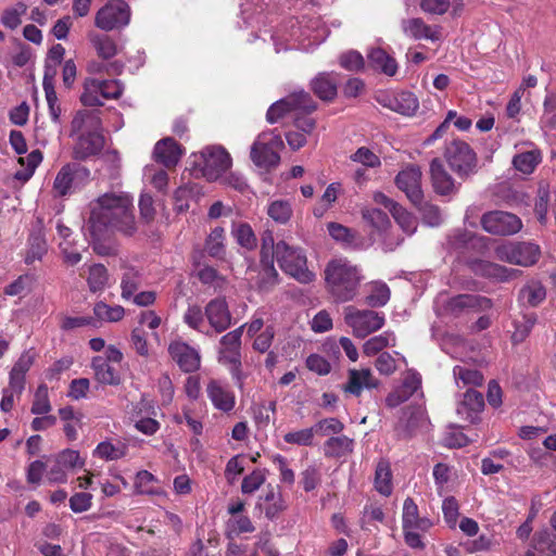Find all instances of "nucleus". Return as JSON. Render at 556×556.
I'll use <instances>...</instances> for the list:
<instances>
[{
  "label": "nucleus",
  "mask_w": 556,
  "mask_h": 556,
  "mask_svg": "<svg viewBox=\"0 0 556 556\" xmlns=\"http://www.w3.org/2000/svg\"><path fill=\"white\" fill-rule=\"evenodd\" d=\"M400 363L406 364V358L400 353L394 352L393 355L389 352H382L376 358L375 367L381 375L391 376L396 371Z\"/></svg>",
  "instance_id": "79ce46f5"
},
{
  "label": "nucleus",
  "mask_w": 556,
  "mask_h": 556,
  "mask_svg": "<svg viewBox=\"0 0 556 556\" xmlns=\"http://www.w3.org/2000/svg\"><path fill=\"white\" fill-rule=\"evenodd\" d=\"M470 269L477 276L492 278L498 281H507L516 276L518 270L507 268L503 265L484 260H475L470 264Z\"/></svg>",
  "instance_id": "5701e85b"
},
{
  "label": "nucleus",
  "mask_w": 556,
  "mask_h": 556,
  "mask_svg": "<svg viewBox=\"0 0 556 556\" xmlns=\"http://www.w3.org/2000/svg\"><path fill=\"white\" fill-rule=\"evenodd\" d=\"M339 64L346 71L359 72L365 67V60L359 52L351 50L340 55Z\"/></svg>",
  "instance_id": "13d9d810"
},
{
  "label": "nucleus",
  "mask_w": 556,
  "mask_h": 556,
  "mask_svg": "<svg viewBox=\"0 0 556 556\" xmlns=\"http://www.w3.org/2000/svg\"><path fill=\"white\" fill-rule=\"evenodd\" d=\"M540 255V247L532 242H507L495 249V256L500 261L523 267L534 265Z\"/></svg>",
  "instance_id": "9b49d317"
},
{
  "label": "nucleus",
  "mask_w": 556,
  "mask_h": 556,
  "mask_svg": "<svg viewBox=\"0 0 556 556\" xmlns=\"http://www.w3.org/2000/svg\"><path fill=\"white\" fill-rule=\"evenodd\" d=\"M338 75L334 73H319L311 81L314 93L323 101H332L337 96Z\"/></svg>",
  "instance_id": "c85d7f7f"
},
{
  "label": "nucleus",
  "mask_w": 556,
  "mask_h": 556,
  "mask_svg": "<svg viewBox=\"0 0 556 556\" xmlns=\"http://www.w3.org/2000/svg\"><path fill=\"white\" fill-rule=\"evenodd\" d=\"M444 157L451 169L460 178H467L477 170V154L463 140L451 141L445 148Z\"/></svg>",
  "instance_id": "6e6552de"
},
{
  "label": "nucleus",
  "mask_w": 556,
  "mask_h": 556,
  "mask_svg": "<svg viewBox=\"0 0 556 556\" xmlns=\"http://www.w3.org/2000/svg\"><path fill=\"white\" fill-rule=\"evenodd\" d=\"M47 253V242L41 235H34L29 238V248L25 256L27 264L39 261Z\"/></svg>",
  "instance_id": "6e6d98bb"
},
{
  "label": "nucleus",
  "mask_w": 556,
  "mask_h": 556,
  "mask_svg": "<svg viewBox=\"0 0 556 556\" xmlns=\"http://www.w3.org/2000/svg\"><path fill=\"white\" fill-rule=\"evenodd\" d=\"M194 165L208 181L223 177L231 166L229 153L220 146H208L194 155Z\"/></svg>",
  "instance_id": "423d86ee"
},
{
  "label": "nucleus",
  "mask_w": 556,
  "mask_h": 556,
  "mask_svg": "<svg viewBox=\"0 0 556 556\" xmlns=\"http://www.w3.org/2000/svg\"><path fill=\"white\" fill-rule=\"evenodd\" d=\"M453 376L459 388L469 387L473 389L481 386L484 381V377L479 370L466 365H456L453 368Z\"/></svg>",
  "instance_id": "473e14b6"
},
{
  "label": "nucleus",
  "mask_w": 556,
  "mask_h": 556,
  "mask_svg": "<svg viewBox=\"0 0 556 556\" xmlns=\"http://www.w3.org/2000/svg\"><path fill=\"white\" fill-rule=\"evenodd\" d=\"M89 40L101 59L108 60L116 55L117 46L114 39L104 34H89Z\"/></svg>",
  "instance_id": "ea45409f"
},
{
  "label": "nucleus",
  "mask_w": 556,
  "mask_h": 556,
  "mask_svg": "<svg viewBox=\"0 0 556 556\" xmlns=\"http://www.w3.org/2000/svg\"><path fill=\"white\" fill-rule=\"evenodd\" d=\"M42 161V153L40 150L31 151L26 157H20L18 163L25 168L17 170L14 174V178L25 182L27 181L35 173V169Z\"/></svg>",
  "instance_id": "c03bdc74"
},
{
  "label": "nucleus",
  "mask_w": 556,
  "mask_h": 556,
  "mask_svg": "<svg viewBox=\"0 0 556 556\" xmlns=\"http://www.w3.org/2000/svg\"><path fill=\"white\" fill-rule=\"evenodd\" d=\"M90 207L87 229L96 240L108 239L114 232L129 237L137 231L132 199L127 193H104Z\"/></svg>",
  "instance_id": "f257e3e1"
},
{
  "label": "nucleus",
  "mask_w": 556,
  "mask_h": 556,
  "mask_svg": "<svg viewBox=\"0 0 556 556\" xmlns=\"http://www.w3.org/2000/svg\"><path fill=\"white\" fill-rule=\"evenodd\" d=\"M351 160L370 168L378 167L381 164L379 156L366 147L357 149L356 152L351 155Z\"/></svg>",
  "instance_id": "774afa93"
},
{
  "label": "nucleus",
  "mask_w": 556,
  "mask_h": 556,
  "mask_svg": "<svg viewBox=\"0 0 556 556\" xmlns=\"http://www.w3.org/2000/svg\"><path fill=\"white\" fill-rule=\"evenodd\" d=\"M378 387L379 380L369 368H353L348 371V380L343 386V390L352 395L359 396L364 390H371Z\"/></svg>",
  "instance_id": "a211bd4d"
},
{
  "label": "nucleus",
  "mask_w": 556,
  "mask_h": 556,
  "mask_svg": "<svg viewBox=\"0 0 556 556\" xmlns=\"http://www.w3.org/2000/svg\"><path fill=\"white\" fill-rule=\"evenodd\" d=\"M211 327L217 332L226 330L231 324V315L225 299L211 300L204 312Z\"/></svg>",
  "instance_id": "4be33fe9"
},
{
  "label": "nucleus",
  "mask_w": 556,
  "mask_h": 556,
  "mask_svg": "<svg viewBox=\"0 0 556 556\" xmlns=\"http://www.w3.org/2000/svg\"><path fill=\"white\" fill-rule=\"evenodd\" d=\"M101 121L94 111H79L71 123V137L76 141L73 147V159L84 161L103 149L104 137L100 132Z\"/></svg>",
  "instance_id": "f03ea898"
},
{
  "label": "nucleus",
  "mask_w": 556,
  "mask_h": 556,
  "mask_svg": "<svg viewBox=\"0 0 556 556\" xmlns=\"http://www.w3.org/2000/svg\"><path fill=\"white\" fill-rule=\"evenodd\" d=\"M404 34L415 40L439 41L442 38L441 26L428 25L420 17H413L402 22Z\"/></svg>",
  "instance_id": "6ab92c4d"
},
{
  "label": "nucleus",
  "mask_w": 556,
  "mask_h": 556,
  "mask_svg": "<svg viewBox=\"0 0 556 556\" xmlns=\"http://www.w3.org/2000/svg\"><path fill=\"white\" fill-rule=\"evenodd\" d=\"M224 229L220 227H216L210 233L206 240V250L211 256L218 257L222 255L224 251Z\"/></svg>",
  "instance_id": "69168bd1"
},
{
  "label": "nucleus",
  "mask_w": 556,
  "mask_h": 556,
  "mask_svg": "<svg viewBox=\"0 0 556 556\" xmlns=\"http://www.w3.org/2000/svg\"><path fill=\"white\" fill-rule=\"evenodd\" d=\"M27 9V4L22 1L5 8L0 16L1 24L8 29H16L21 26L23 16L26 14Z\"/></svg>",
  "instance_id": "58836bf2"
},
{
  "label": "nucleus",
  "mask_w": 556,
  "mask_h": 556,
  "mask_svg": "<svg viewBox=\"0 0 556 556\" xmlns=\"http://www.w3.org/2000/svg\"><path fill=\"white\" fill-rule=\"evenodd\" d=\"M396 345V337L393 331H384L378 336H374L363 344V353L366 356H374L382 353L386 348Z\"/></svg>",
  "instance_id": "72a5a7b5"
},
{
  "label": "nucleus",
  "mask_w": 556,
  "mask_h": 556,
  "mask_svg": "<svg viewBox=\"0 0 556 556\" xmlns=\"http://www.w3.org/2000/svg\"><path fill=\"white\" fill-rule=\"evenodd\" d=\"M251 412L256 425L258 427H265L268 425L270 420V415L274 414L275 412V402H269L268 404H253L251 407Z\"/></svg>",
  "instance_id": "680f3d73"
},
{
  "label": "nucleus",
  "mask_w": 556,
  "mask_h": 556,
  "mask_svg": "<svg viewBox=\"0 0 556 556\" xmlns=\"http://www.w3.org/2000/svg\"><path fill=\"white\" fill-rule=\"evenodd\" d=\"M172 358L186 371L191 372L200 366L199 353L182 341H174L168 346Z\"/></svg>",
  "instance_id": "412c9836"
},
{
  "label": "nucleus",
  "mask_w": 556,
  "mask_h": 556,
  "mask_svg": "<svg viewBox=\"0 0 556 556\" xmlns=\"http://www.w3.org/2000/svg\"><path fill=\"white\" fill-rule=\"evenodd\" d=\"M527 556H556V538L547 531L535 533L533 549L528 551Z\"/></svg>",
  "instance_id": "f704fd0d"
},
{
  "label": "nucleus",
  "mask_w": 556,
  "mask_h": 556,
  "mask_svg": "<svg viewBox=\"0 0 556 556\" xmlns=\"http://www.w3.org/2000/svg\"><path fill=\"white\" fill-rule=\"evenodd\" d=\"M267 214L276 223L287 224L292 216V207L287 200H276L268 205Z\"/></svg>",
  "instance_id": "8fccbe9b"
},
{
  "label": "nucleus",
  "mask_w": 556,
  "mask_h": 556,
  "mask_svg": "<svg viewBox=\"0 0 556 556\" xmlns=\"http://www.w3.org/2000/svg\"><path fill=\"white\" fill-rule=\"evenodd\" d=\"M375 489L383 496H389L392 493V471L387 459H380L376 466Z\"/></svg>",
  "instance_id": "e433bc0d"
},
{
  "label": "nucleus",
  "mask_w": 556,
  "mask_h": 556,
  "mask_svg": "<svg viewBox=\"0 0 556 556\" xmlns=\"http://www.w3.org/2000/svg\"><path fill=\"white\" fill-rule=\"evenodd\" d=\"M51 410V405L48 396V388L45 384L38 387L34 402L31 405V413L35 415H45Z\"/></svg>",
  "instance_id": "052dcab7"
},
{
  "label": "nucleus",
  "mask_w": 556,
  "mask_h": 556,
  "mask_svg": "<svg viewBox=\"0 0 556 556\" xmlns=\"http://www.w3.org/2000/svg\"><path fill=\"white\" fill-rule=\"evenodd\" d=\"M344 319L352 328L353 334L362 339L380 330L386 323L383 314L370 309L362 311L353 306H348L345 308Z\"/></svg>",
  "instance_id": "f8f14e48"
},
{
  "label": "nucleus",
  "mask_w": 556,
  "mask_h": 556,
  "mask_svg": "<svg viewBox=\"0 0 556 556\" xmlns=\"http://www.w3.org/2000/svg\"><path fill=\"white\" fill-rule=\"evenodd\" d=\"M395 222L407 235H413L417 229V219L400 204L393 206L391 212Z\"/></svg>",
  "instance_id": "5fc2aeb1"
},
{
  "label": "nucleus",
  "mask_w": 556,
  "mask_h": 556,
  "mask_svg": "<svg viewBox=\"0 0 556 556\" xmlns=\"http://www.w3.org/2000/svg\"><path fill=\"white\" fill-rule=\"evenodd\" d=\"M430 174L435 192L446 195L454 193L457 190L454 179L445 170L439 159L432 160L430 164Z\"/></svg>",
  "instance_id": "cd10ccee"
},
{
  "label": "nucleus",
  "mask_w": 556,
  "mask_h": 556,
  "mask_svg": "<svg viewBox=\"0 0 556 556\" xmlns=\"http://www.w3.org/2000/svg\"><path fill=\"white\" fill-rule=\"evenodd\" d=\"M207 394L215 407L222 410H230L235 405L233 395L219 382L211 381L207 386Z\"/></svg>",
  "instance_id": "c9c22d12"
},
{
  "label": "nucleus",
  "mask_w": 556,
  "mask_h": 556,
  "mask_svg": "<svg viewBox=\"0 0 556 556\" xmlns=\"http://www.w3.org/2000/svg\"><path fill=\"white\" fill-rule=\"evenodd\" d=\"M274 238L270 233L263 238L261 264L255 277V285L262 292L271 291L279 283V274L274 267Z\"/></svg>",
  "instance_id": "4468645a"
},
{
  "label": "nucleus",
  "mask_w": 556,
  "mask_h": 556,
  "mask_svg": "<svg viewBox=\"0 0 556 556\" xmlns=\"http://www.w3.org/2000/svg\"><path fill=\"white\" fill-rule=\"evenodd\" d=\"M484 407V399L482 393L469 388L464 394L463 401L457 406V414L460 415L465 420L473 422L478 414L482 412Z\"/></svg>",
  "instance_id": "bb28decb"
},
{
  "label": "nucleus",
  "mask_w": 556,
  "mask_h": 556,
  "mask_svg": "<svg viewBox=\"0 0 556 556\" xmlns=\"http://www.w3.org/2000/svg\"><path fill=\"white\" fill-rule=\"evenodd\" d=\"M286 508L282 494L270 485L267 486L265 495L258 497L255 506V509L269 520L277 518Z\"/></svg>",
  "instance_id": "b1692460"
},
{
  "label": "nucleus",
  "mask_w": 556,
  "mask_h": 556,
  "mask_svg": "<svg viewBox=\"0 0 556 556\" xmlns=\"http://www.w3.org/2000/svg\"><path fill=\"white\" fill-rule=\"evenodd\" d=\"M91 366L98 382L108 386H118L121 383L122 377L118 369L110 364L108 359H104L103 356L93 357Z\"/></svg>",
  "instance_id": "c756f323"
},
{
  "label": "nucleus",
  "mask_w": 556,
  "mask_h": 556,
  "mask_svg": "<svg viewBox=\"0 0 556 556\" xmlns=\"http://www.w3.org/2000/svg\"><path fill=\"white\" fill-rule=\"evenodd\" d=\"M403 529L418 528L421 532L428 531L432 522L426 517H419L418 506L413 498L407 497L403 504Z\"/></svg>",
  "instance_id": "7c9ffc66"
},
{
  "label": "nucleus",
  "mask_w": 556,
  "mask_h": 556,
  "mask_svg": "<svg viewBox=\"0 0 556 556\" xmlns=\"http://www.w3.org/2000/svg\"><path fill=\"white\" fill-rule=\"evenodd\" d=\"M482 228L494 236L508 237L522 229V220L516 214L506 211H491L481 217Z\"/></svg>",
  "instance_id": "ddd939ff"
},
{
  "label": "nucleus",
  "mask_w": 556,
  "mask_h": 556,
  "mask_svg": "<svg viewBox=\"0 0 556 556\" xmlns=\"http://www.w3.org/2000/svg\"><path fill=\"white\" fill-rule=\"evenodd\" d=\"M330 237L337 242H341L345 245H352L357 239V233L339 223H329L327 225Z\"/></svg>",
  "instance_id": "3c124183"
},
{
  "label": "nucleus",
  "mask_w": 556,
  "mask_h": 556,
  "mask_svg": "<svg viewBox=\"0 0 556 556\" xmlns=\"http://www.w3.org/2000/svg\"><path fill=\"white\" fill-rule=\"evenodd\" d=\"M155 481L156 479L151 472L141 470L136 476V490L141 494H156L157 491L154 486Z\"/></svg>",
  "instance_id": "e2e57ef3"
},
{
  "label": "nucleus",
  "mask_w": 556,
  "mask_h": 556,
  "mask_svg": "<svg viewBox=\"0 0 556 556\" xmlns=\"http://www.w3.org/2000/svg\"><path fill=\"white\" fill-rule=\"evenodd\" d=\"M314 432V427L301 429L298 431H291L283 435V440L290 444L307 446L311 445L313 442Z\"/></svg>",
  "instance_id": "338daca9"
},
{
  "label": "nucleus",
  "mask_w": 556,
  "mask_h": 556,
  "mask_svg": "<svg viewBox=\"0 0 556 556\" xmlns=\"http://www.w3.org/2000/svg\"><path fill=\"white\" fill-rule=\"evenodd\" d=\"M421 176L422 174L418 166L408 165L395 177V185L414 205H420L424 200Z\"/></svg>",
  "instance_id": "dca6fc26"
},
{
  "label": "nucleus",
  "mask_w": 556,
  "mask_h": 556,
  "mask_svg": "<svg viewBox=\"0 0 556 556\" xmlns=\"http://www.w3.org/2000/svg\"><path fill=\"white\" fill-rule=\"evenodd\" d=\"M93 313L99 320L114 323L121 320L125 309L121 305L110 306L104 302L96 303Z\"/></svg>",
  "instance_id": "09e8293b"
},
{
  "label": "nucleus",
  "mask_w": 556,
  "mask_h": 556,
  "mask_svg": "<svg viewBox=\"0 0 556 556\" xmlns=\"http://www.w3.org/2000/svg\"><path fill=\"white\" fill-rule=\"evenodd\" d=\"M515 148L518 152L511 160L513 167L523 175L532 174L542 162L541 150L535 147H532L530 150H522L520 144H516Z\"/></svg>",
  "instance_id": "a878e982"
},
{
  "label": "nucleus",
  "mask_w": 556,
  "mask_h": 556,
  "mask_svg": "<svg viewBox=\"0 0 556 556\" xmlns=\"http://www.w3.org/2000/svg\"><path fill=\"white\" fill-rule=\"evenodd\" d=\"M242 332L243 326H240L223 336L218 356L219 362L228 367L238 380H240Z\"/></svg>",
  "instance_id": "2eb2a0df"
},
{
  "label": "nucleus",
  "mask_w": 556,
  "mask_h": 556,
  "mask_svg": "<svg viewBox=\"0 0 556 556\" xmlns=\"http://www.w3.org/2000/svg\"><path fill=\"white\" fill-rule=\"evenodd\" d=\"M353 445V440L345 435L331 437L324 443V454L326 457L339 458L352 453Z\"/></svg>",
  "instance_id": "4c0bfd02"
},
{
  "label": "nucleus",
  "mask_w": 556,
  "mask_h": 556,
  "mask_svg": "<svg viewBox=\"0 0 556 556\" xmlns=\"http://www.w3.org/2000/svg\"><path fill=\"white\" fill-rule=\"evenodd\" d=\"M271 255H275L282 271L300 283H311L315 280V274L307 268V258L302 249L279 241L274 243Z\"/></svg>",
  "instance_id": "20e7f679"
},
{
  "label": "nucleus",
  "mask_w": 556,
  "mask_h": 556,
  "mask_svg": "<svg viewBox=\"0 0 556 556\" xmlns=\"http://www.w3.org/2000/svg\"><path fill=\"white\" fill-rule=\"evenodd\" d=\"M184 154V149L173 138L157 141L153 149V159L166 168L175 167Z\"/></svg>",
  "instance_id": "aec40b11"
},
{
  "label": "nucleus",
  "mask_w": 556,
  "mask_h": 556,
  "mask_svg": "<svg viewBox=\"0 0 556 556\" xmlns=\"http://www.w3.org/2000/svg\"><path fill=\"white\" fill-rule=\"evenodd\" d=\"M243 509V502H238L228 507L231 518L227 521L226 536L228 539V548L226 556H240L243 544V519L238 514Z\"/></svg>",
  "instance_id": "f3484780"
},
{
  "label": "nucleus",
  "mask_w": 556,
  "mask_h": 556,
  "mask_svg": "<svg viewBox=\"0 0 556 556\" xmlns=\"http://www.w3.org/2000/svg\"><path fill=\"white\" fill-rule=\"evenodd\" d=\"M381 102L392 111L408 116L413 115L419 108L417 98L409 91L386 96Z\"/></svg>",
  "instance_id": "393cba45"
},
{
  "label": "nucleus",
  "mask_w": 556,
  "mask_h": 556,
  "mask_svg": "<svg viewBox=\"0 0 556 556\" xmlns=\"http://www.w3.org/2000/svg\"><path fill=\"white\" fill-rule=\"evenodd\" d=\"M362 280L361 269L346 258L331 260L325 268L327 289L338 302L353 300Z\"/></svg>",
  "instance_id": "7ed1b4c3"
},
{
  "label": "nucleus",
  "mask_w": 556,
  "mask_h": 556,
  "mask_svg": "<svg viewBox=\"0 0 556 556\" xmlns=\"http://www.w3.org/2000/svg\"><path fill=\"white\" fill-rule=\"evenodd\" d=\"M126 453L125 445H114L109 441L100 442L96 450L94 455L99 458L106 459V460H113L118 459L123 457Z\"/></svg>",
  "instance_id": "4d7b16f0"
},
{
  "label": "nucleus",
  "mask_w": 556,
  "mask_h": 556,
  "mask_svg": "<svg viewBox=\"0 0 556 556\" xmlns=\"http://www.w3.org/2000/svg\"><path fill=\"white\" fill-rule=\"evenodd\" d=\"M87 282L92 292L103 290L108 282V270L104 265L94 264L90 266Z\"/></svg>",
  "instance_id": "864d4df0"
},
{
  "label": "nucleus",
  "mask_w": 556,
  "mask_h": 556,
  "mask_svg": "<svg viewBox=\"0 0 556 556\" xmlns=\"http://www.w3.org/2000/svg\"><path fill=\"white\" fill-rule=\"evenodd\" d=\"M243 472V457L238 454L231 457L225 468V478L229 484H235Z\"/></svg>",
  "instance_id": "0e129e2a"
},
{
  "label": "nucleus",
  "mask_w": 556,
  "mask_h": 556,
  "mask_svg": "<svg viewBox=\"0 0 556 556\" xmlns=\"http://www.w3.org/2000/svg\"><path fill=\"white\" fill-rule=\"evenodd\" d=\"M90 180V170L78 163H66L56 173L52 185L54 197L64 198Z\"/></svg>",
  "instance_id": "0eeeda50"
},
{
  "label": "nucleus",
  "mask_w": 556,
  "mask_h": 556,
  "mask_svg": "<svg viewBox=\"0 0 556 556\" xmlns=\"http://www.w3.org/2000/svg\"><path fill=\"white\" fill-rule=\"evenodd\" d=\"M315 109L316 103L309 93L299 90L271 104L266 113V119L268 123L274 124L290 112L311 113Z\"/></svg>",
  "instance_id": "9d476101"
},
{
  "label": "nucleus",
  "mask_w": 556,
  "mask_h": 556,
  "mask_svg": "<svg viewBox=\"0 0 556 556\" xmlns=\"http://www.w3.org/2000/svg\"><path fill=\"white\" fill-rule=\"evenodd\" d=\"M285 148L283 140L274 130L261 132L251 147L250 157L254 165L269 172L280 163V151Z\"/></svg>",
  "instance_id": "39448f33"
},
{
  "label": "nucleus",
  "mask_w": 556,
  "mask_h": 556,
  "mask_svg": "<svg viewBox=\"0 0 556 556\" xmlns=\"http://www.w3.org/2000/svg\"><path fill=\"white\" fill-rule=\"evenodd\" d=\"M520 299L529 306H538L546 298V291L540 281H530L520 290Z\"/></svg>",
  "instance_id": "a18cd8bd"
},
{
  "label": "nucleus",
  "mask_w": 556,
  "mask_h": 556,
  "mask_svg": "<svg viewBox=\"0 0 556 556\" xmlns=\"http://www.w3.org/2000/svg\"><path fill=\"white\" fill-rule=\"evenodd\" d=\"M143 178L159 191H165L168 185V175L162 168L147 165L143 169Z\"/></svg>",
  "instance_id": "603ef678"
},
{
  "label": "nucleus",
  "mask_w": 556,
  "mask_h": 556,
  "mask_svg": "<svg viewBox=\"0 0 556 556\" xmlns=\"http://www.w3.org/2000/svg\"><path fill=\"white\" fill-rule=\"evenodd\" d=\"M391 291L387 283L374 281L367 286L366 303L371 307L384 306L390 300Z\"/></svg>",
  "instance_id": "a19ab883"
},
{
  "label": "nucleus",
  "mask_w": 556,
  "mask_h": 556,
  "mask_svg": "<svg viewBox=\"0 0 556 556\" xmlns=\"http://www.w3.org/2000/svg\"><path fill=\"white\" fill-rule=\"evenodd\" d=\"M131 10L124 0H109L94 16V25L101 30L122 29L130 23Z\"/></svg>",
  "instance_id": "1a4fd4ad"
},
{
  "label": "nucleus",
  "mask_w": 556,
  "mask_h": 556,
  "mask_svg": "<svg viewBox=\"0 0 556 556\" xmlns=\"http://www.w3.org/2000/svg\"><path fill=\"white\" fill-rule=\"evenodd\" d=\"M362 216L377 230H383L390 224L388 215L379 208H365L362 211Z\"/></svg>",
  "instance_id": "bf43d9fd"
},
{
  "label": "nucleus",
  "mask_w": 556,
  "mask_h": 556,
  "mask_svg": "<svg viewBox=\"0 0 556 556\" xmlns=\"http://www.w3.org/2000/svg\"><path fill=\"white\" fill-rule=\"evenodd\" d=\"M371 68L388 76H394L397 72V63L394 58L381 48H372L367 54Z\"/></svg>",
  "instance_id": "2f4dec72"
},
{
  "label": "nucleus",
  "mask_w": 556,
  "mask_h": 556,
  "mask_svg": "<svg viewBox=\"0 0 556 556\" xmlns=\"http://www.w3.org/2000/svg\"><path fill=\"white\" fill-rule=\"evenodd\" d=\"M141 282V275L135 268H127L123 275L121 287L122 298L125 300L130 299L135 295V292L139 289Z\"/></svg>",
  "instance_id": "de8ad7c7"
},
{
  "label": "nucleus",
  "mask_w": 556,
  "mask_h": 556,
  "mask_svg": "<svg viewBox=\"0 0 556 556\" xmlns=\"http://www.w3.org/2000/svg\"><path fill=\"white\" fill-rule=\"evenodd\" d=\"M490 300L475 294H459L448 302V309L453 313H459L465 308L477 306H489Z\"/></svg>",
  "instance_id": "37998d69"
},
{
  "label": "nucleus",
  "mask_w": 556,
  "mask_h": 556,
  "mask_svg": "<svg viewBox=\"0 0 556 556\" xmlns=\"http://www.w3.org/2000/svg\"><path fill=\"white\" fill-rule=\"evenodd\" d=\"M102 99L100 79H86L84 85V92L80 97L83 104L88 106L102 105Z\"/></svg>",
  "instance_id": "49530a36"
}]
</instances>
